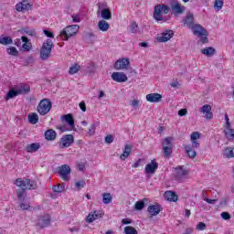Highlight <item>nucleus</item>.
<instances>
[{
  "label": "nucleus",
  "instance_id": "1",
  "mask_svg": "<svg viewBox=\"0 0 234 234\" xmlns=\"http://www.w3.org/2000/svg\"><path fill=\"white\" fill-rule=\"evenodd\" d=\"M15 186H16L17 187H21L18 190H16V195H17V198L18 200H20V202H22L20 204V208H22L24 211L30 209V204L28 203H24L25 202V190L26 189H37V183H36V181L34 180H30L28 178H17L15 182H14Z\"/></svg>",
  "mask_w": 234,
  "mask_h": 234
},
{
  "label": "nucleus",
  "instance_id": "2",
  "mask_svg": "<svg viewBox=\"0 0 234 234\" xmlns=\"http://www.w3.org/2000/svg\"><path fill=\"white\" fill-rule=\"evenodd\" d=\"M194 36H197L200 37V41L203 43H208L209 38H207V31H206V28L202 27L200 24H194L190 28Z\"/></svg>",
  "mask_w": 234,
  "mask_h": 234
},
{
  "label": "nucleus",
  "instance_id": "3",
  "mask_svg": "<svg viewBox=\"0 0 234 234\" xmlns=\"http://www.w3.org/2000/svg\"><path fill=\"white\" fill-rule=\"evenodd\" d=\"M78 30H80V26L78 25L68 26L60 32V37L64 39V41H67V39L72 37V36H76Z\"/></svg>",
  "mask_w": 234,
  "mask_h": 234
},
{
  "label": "nucleus",
  "instance_id": "4",
  "mask_svg": "<svg viewBox=\"0 0 234 234\" xmlns=\"http://www.w3.org/2000/svg\"><path fill=\"white\" fill-rule=\"evenodd\" d=\"M52 47H54V44L52 43V39L48 38L46 41H44L42 48L40 49L41 59H48V58H50V54L52 52Z\"/></svg>",
  "mask_w": 234,
  "mask_h": 234
},
{
  "label": "nucleus",
  "instance_id": "5",
  "mask_svg": "<svg viewBox=\"0 0 234 234\" xmlns=\"http://www.w3.org/2000/svg\"><path fill=\"white\" fill-rule=\"evenodd\" d=\"M170 10L171 8L167 5H157L154 9V18L156 21H164V17H162L160 15L162 13L167 15L169 14Z\"/></svg>",
  "mask_w": 234,
  "mask_h": 234
},
{
  "label": "nucleus",
  "instance_id": "6",
  "mask_svg": "<svg viewBox=\"0 0 234 234\" xmlns=\"http://www.w3.org/2000/svg\"><path fill=\"white\" fill-rule=\"evenodd\" d=\"M50 109H52V102H50V100L43 99L37 106V112H39L41 116H45V114L50 112Z\"/></svg>",
  "mask_w": 234,
  "mask_h": 234
},
{
  "label": "nucleus",
  "instance_id": "7",
  "mask_svg": "<svg viewBox=\"0 0 234 234\" xmlns=\"http://www.w3.org/2000/svg\"><path fill=\"white\" fill-rule=\"evenodd\" d=\"M50 225V216L48 214H44L39 216L37 219L36 226L43 229V228H47Z\"/></svg>",
  "mask_w": 234,
  "mask_h": 234
},
{
  "label": "nucleus",
  "instance_id": "8",
  "mask_svg": "<svg viewBox=\"0 0 234 234\" xmlns=\"http://www.w3.org/2000/svg\"><path fill=\"white\" fill-rule=\"evenodd\" d=\"M72 144H74V135L66 134L61 137L59 147L60 149H65V147H70Z\"/></svg>",
  "mask_w": 234,
  "mask_h": 234
},
{
  "label": "nucleus",
  "instance_id": "9",
  "mask_svg": "<svg viewBox=\"0 0 234 234\" xmlns=\"http://www.w3.org/2000/svg\"><path fill=\"white\" fill-rule=\"evenodd\" d=\"M130 68L131 62H129V59H118L114 64L115 70H123V69L127 70Z\"/></svg>",
  "mask_w": 234,
  "mask_h": 234
},
{
  "label": "nucleus",
  "instance_id": "10",
  "mask_svg": "<svg viewBox=\"0 0 234 234\" xmlns=\"http://www.w3.org/2000/svg\"><path fill=\"white\" fill-rule=\"evenodd\" d=\"M70 173V166L68 165H63L58 167V174L66 182H69L70 178L69 177V174Z\"/></svg>",
  "mask_w": 234,
  "mask_h": 234
},
{
  "label": "nucleus",
  "instance_id": "11",
  "mask_svg": "<svg viewBox=\"0 0 234 234\" xmlns=\"http://www.w3.org/2000/svg\"><path fill=\"white\" fill-rule=\"evenodd\" d=\"M147 211L150 214V218H153V217H156V215L160 214V211H162V206H160L158 203L150 205L147 208Z\"/></svg>",
  "mask_w": 234,
  "mask_h": 234
},
{
  "label": "nucleus",
  "instance_id": "12",
  "mask_svg": "<svg viewBox=\"0 0 234 234\" xmlns=\"http://www.w3.org/2000/svg\"><path fill=\"white\" fill-rule=\"evenodd\" d=\"M201 114H205V120H211L213 118V112H211V105L205 104L199 109Z\"/></svg>",
  "mask_w": 234,
  "mask_h": 234
},
{
  "label": "nucleus",
  "instance_id": "13",
  "mask_svg": "<svg viewBox=\"0 0 234 234\" xmlns=\"http://www.w3.org/2000/svg\"><path fill=\"white\" fill-rule=\"evenodd\" d=\"M156 169H158V163H156V160H152L150 164L146 165L144 171L146 175H154Z\"/></svg>",
  "mask_w": 234,
  "mask_h": 234
},
{
  "label": "nucleus",
  "instance_id": "14",
  "mask_svg": "<svg viewBox=\"0 0 234 234\" xmlns=\"http://www.w3.org/2000/svg\"><path fill=\"white\" fill-rule=\"evenodd\" d=\"M176 180H177L178 182H181V180H184V178H186V176H187V170H186V168H184V166H179L176 169Z\"/></svg>",
  "mask_w": 234,
  "mask_h": 234
},
{
  "label": "nucleus",
  "instance_id": "15",
  "mask_svg": "<svg viewBox=\"0 0 234 234\" xmlns=\"http://www.w3.org/2000/svg\"><path fill=\"white\" fill-rule=\"evenodd\" d=\"M112 79L113 81H117V83H124L128 80L127 75L123 72H113L112 74Z\"/></svg>",
  "mask_w": 234,
  "mask_h": 234
},
{
  "label": "nucleus",
  "instance_id": "16",
  "mask_svg": "<svg viewBox=\"0 0 234 234\" xmlns=\"http://www.w3.org/2000/svg\"><path fill=\"white\" fill-rule=\"evenodd\" d=\"M32 5L28 3L27 0H23L19 4H16V10L17 12H28V9L31 8Z\"/></svg>",
  "mask_w": 234,
  "mask_h": 234
},
{
  "label": "nucleus",
  "instance_id": "17",
  "mask_svg": "<svg viewBox=\"0 0 234 234\" xmlns=\"http://www.w3.org/2000/svg\"><path fill=\"white\" fill-rule=\"evenodd\" d=\"M184 27L191 28L195 25V16L193 13H187L185 19H183Z\"/></svg>",
  "mask_w": 234,
  "mask_h": 234
},
{
  "label": "nucleus",
  "instance_id": "18",
  "mask_svg": "<svg viewBox=\"0 0 234 234\" xmlns=\"http://www.w3.org/2000/svg\"><path fill=\"white\" fill-rule=\"evenodd\" d=\"M103 214L101 211H91L87 217V222L89 224L94 222V220H98V218H101Z\"/></svg>",
  "mask_w": 234,
  "mask_h": 234
},
{
  "label": "nucleus",
  "instance_id": "19",
  "mask_svg": "<svg viewBox=\"0 0 234 234\" xmlns=\"http://www.w3.org/2000/svg\"><path fill=\"white\" fill-rule=\"evenodd\" d=\"M173 36H175V32H173V30H167L157 38V41H159V43H166V41H169Z\"/></svg>",
  "mask_w": 234,
  "mask_h": 234
},
{
  "label": "nucleus",
  "instance_id": "20",
  "mask_svg": "<svg viewBox=\"0 0 234 234\" xmlns=\"http://www.w3.org/2000/svg\"><path fill=\"white\" fill-rule=\"evenodd\" d=\"M146 100L150 103H158V101H162V94L160 93H150L146 95Z\"/></svg>",
  "mask_w": 234,
  "mask_h": 234
},
{
  "label": "nucleus",
  "instance_id": "21",
  "mask_svg": "<svg viewBox=\"0 0 234 234\" xmlns=\"http://www.w3.org/2000/svg\"><path fill=\"white\" fill-rule=\"evenodd\" d=\"M60 120L62 122H66V123H68V125H69L70 129H74L75 128L74 117L72 116L71 113H68V114L62 115Z\"/></svg>",
  "mask_w": 234,
  "mask_h": 234
},
{
  "label": "nucleus",
  "instance_id": "22",
  "mask_svg": "<svg viewBox=\"0 0 234 234\" xmlns=\"http://www.w3.org/2000/svg\"><path fill=\"white\" fill-rule=\"evenodd\" d=\"M132 151H133V145L125 144L124 145V150H123L122 154L120 156L121 160H122V161L127 160V158H129V156L131 155Z\"/></svg>",
  "mask_w": 234,
  "mask_h": 234
},
{
  "label": "nucleus",
  "instance_id": "23",
  "mask_svg": "<svg viewBox=\"0 0 234 234\" xmlns=\"http://www.w3.org/2000/svg\"><path fill=\"white\" fill-rule=\"evenodd\" d=\"M171 10L174 14H184V12H186V6L182 5L180 3H176L171 5Z\"/></svg>",
  "mask_w": 234,
  "mask_h": 234
},
{
  "label": "nucleus",
  "instance_id": "24",
  "mask_svg": "<svg viewBox=\"0 0 234 234\" xmlns=\"http://www.w3.org/2000/svg\"><path fill=\"white\" fill-rule=\"evenodd\" d=\"M21 39L24 43L21 47V50H23L24 52H28V50L32 48V44L30 43V40L25 36H23Z\"/></svg>",
  "mask_w": 234,
  "mask_h": 234
},
{
  "label": "nucleus",
  "instance_id": "25",
  "mask_svg": "<svg viewBox=\"0 0 234 234\" xmlns=\"http://www.w3.org/2000/svg\"><path fill=\"white\" fill-rule=\"evenodd\" d=\"M185 151H186L188 158H191L192 160L197 158V150H195L194 148H191V144L186 145Z\"/></svg>",
  "mask_w": 234,
  "mask_h": 234
},
{
  "label": "nucleus",
  "instance_id": "26",
  "mask_svg": "<svg viewBox=\"0 0 234 234\" xmlns=\"http://www.w3.org/2000/svg\"><path fill=\"white\" fill-rule=\"evenodd\" d=\"M165 198H166L168 202H176V200H178V196L173 191H166L165 193Z\"/></svg>",
  "mask_w": 234,
  "mask_h": 234
},
{
  "label": "nucleus",
  "instance_id": "27",
  "mask_svg": "<svg viewBox=\"0 0 234 234\" xmlns=\"http://www.w3.org/2000/svg\"><path fill=\"white\" fill-rule=\"evenodd\" d=\"M44 136L48 141H54L56 140V136H58V133H56V131H54L53 129H48L45 132Z\"/></svg>",
  "mask_w": 234,
  "mask_h": 234
},
{
  "label": "nucleus",
  "instance_id": "28",
  "mask_svg": "<svg viewBox=\"0 0 234 234\" xmlns=\"http://www.w3.org/2000/svg\"><path fill=\"white\" fill-rule=\"evenodd\" d=\"M18 32L22 35L26 34V36H31V37L36 36V29L30 28V27H23L19 29Z\"/></svg>",
  "mask_w": 234,
  "mask_h": 234
},
{
  "label": "nucleus",
  "instance_id": "29",
  "mask_svg": "<svg viewBox=\"0 0 234 234\" xmlns=\"http://www.w3.org/2000/svg\"><path fill=\"white\" fill-rule=\"evenodd\" d=\"M101 16L102 19H105L106 21H110V19H112V13L109 8H103L101 12Z\"/></svg>",
  "mask_w": 234,
  "mask_h": 234
},
{
  "label": "nucleus",
  "instance_id": "30",
  "mask_svg": "<svg viewBox=\"0 0 234 234\" xmlns=\"http://www.w3.org/2000/svg\"><path fill=\"white\" fill-rule=\"evenodd\" d=\"M16 96H19L17 90L14 88H11L6 93L5 100L8 101V100H12L13 98H16Z\"/></svg>",
  "mask_w": 234,
  "mask_h": 234
},
{
  "label": "nucleus",
  "instance_id": "31",
  "mask_svg": "<svg viewBox=\"0 0 234 234\" xmlns=\"http://www.w3.org/2000/svg\"><path fill=\"white\" fill-rule=\"evenodd\" d=\"M109 27L111 26L105 20H100L98 23V28L101 32H107V30H109Z\"/></svg>",
  "mask_w": 234,
  "mask_h": 234
},
{
  "label": "nucleus",
  "instance_id": "32",
  "mask_svg": "<svg viewBox=\"0 0 234 234\" xmlns=\"http://www.w3.org/2000/svg\"><path fill=\"white\" fill-rule=\"evenodd\" d=\"M39 147H41L39 143H33L27 145V153H36V151H39Z\"/></svg>",
  "mask_w": 234,
  "mask_h": 234
},
{
  "label": "nucleus",
  "instance_id": "33",
  "mask_svg": "<svg viewBox=\"0 0 234 234\" xmlns=\"http://www.w3.org/2000/svg\"><path fill=\"white\" fill-rule=\"evenodd\" d=\"M149 202L148 198H144L143 200L137 201L135 203V210L136 211H142V209H144V207H145V203Z\"/></svg>",
  "mask_w": 234,
  "mask_h": 234
},
{
  "label": "nucleus",
  "instance_id": "34",
  "mask_svg": "<svg viewBox=\"0 0 234 234\" xmlns=\"http://www.w3.org/2000/svg\"><path fill=\"white\" fill-rule=\"evenodd\" d=\"M27 92H30V86L24 84L16 89V93L18 94H27Z\"/></svg>",
  "mask_w": 234,
  "mask_h": 234
},
{
  "label": "nucleus",
  "instance_id": "35",
  "mask_svg": "<svg viewBox=\"0 0 234 234\" xmlns=\"http://www.w3.org/2000/svg\"><path fill=\"white\" fill-rule=\"evenodd\" d=\"M28 122L29 123H32L33 125H36L39 122V117L37 116V113L33 112L28 115Z\"/></svg>",
  "mask_w": 234,
  "mask_h": 234
},
{
  "label": "nucleus",
  "instance_id": "36",
  "mask_svg": "<svg viewBox=\"0 0 234 234\" xmlns=\"http://www.w3.org/2000/svg\"><path fill=\"white\" fill-rule=\"evenodd\" d=\"M14 43V40H12V37H0V45H12Z\"/></svg>",
  "mask_w": 234,
  "mask_h": 234
},
{
  "label": "nucleus",
  "instance_id": "37",
  "mask_svg": "<svg viewBox=\"0 0 234 234\" xmlns=\"http://www.w3.org/2000/svg\"><path fill=\"white\" fill-rule=\"evenodd\" d=\"M224 6V0H215L214 2V10L216 12H220Z\"/></svg>",
  "mask_w": 234,
  "mask_h": 234
},
{
  "label": "nucleus",
  "instance_id": "38",
  "mask_svg": "<svg viewBox=\"0 0 234 234\" xmlns=\"http://www.w3.org/2000/svg\"><path fill=\"white\" fill-rule=\"evenodd\" d=\"M80 69H81V66H80L79 64H73L69 68V74H71V75L78 74Z\"/></svg>",
  "mask_w": 234,
  "mask_h": 234
},
{
  "label": "nucleus",
  "instance_id": "39",
  "mask_svg": "<svg viewBox=\"0 0 234 234\" xmlns=\"http://www.w3.org/2000/svg\"><path fill=\"white\" fill-rule=\"evenodd\" d=\"M223 154L226 158H234V147L226 148Z\"/></svg>",
  "mask_w": 234,
  "mask_h": 234
},
{
  "label": "nucleus",
  "instance_id": "40",
  "mask_svg": "<svg viewBox=\"0 0 234 234\" xmlns=\"http://www.w3.org/2000/svg\"><path fill=\"white\" fill-rule=\"evenodd\" d=\"M224 133H225L226 138H228L229 140H234V129L226 128L224 130Z\"/></svg>",
  "mask_w": 234,
  "mask_h": 234
},
{
  "label": "nucleus",
  "instance_id": "41",
  "mask_svg": "<svg viewBox=\"0 0 234 234\" xmlns=\"http://www.w3.org/2000/svg\"><path fill=\"white\" fill-rule=\"evenodd\" d=\"M102 202L103 204H111L112 202V195L111 193L102 194Z\"/></svg>",
  "mask_w": 234,
  "mask_h": 234
},
{
  "label": "nucleus",
  "instance_id": "42",
  "mask_svg": "<svg viewBox=\"0 0 234 234\" xmlns=\"http://www.w3.org/2000/svg\"><path fill=\"white\" fill-rule=\"evenodd\" d=\"M163 154L165 158H170L171 154H173V147H163Z\"/></svg>",
  "mask_w": 234,
  "mask_h": 234
},
{
  "label": "nucleus",
  "instance_id": "43",
  "mask_svg": "<svg viewBox=\"0 0 234 234\" xmlns=\"http://www.w3.org/2000/svg\"><path fill=\"white\" fill-rule=\"evenodd\" d=\"M100 125V122H95L93 124L90 125V127L88 130V134L90 136H92L96 133V127Z\"/></svg>",
  "mask_w": 234,
  "mask_h": 234
},
{
  "label": "nucleus",
  "instance_id": "44",
  "mask_svg": "<svg viewBox=\"0 0 234 234\" xmlns=\"http://www.w3.org/2000/svg\"><path fill=\"white\" fill-rule=\"evenodd\" d=\"M162 147H173V138L165 137L162 143Z\"/></svg>",
  "mask_w": 234,
  "mask_h": 234
},
{
  "label": "nucleus",
  "instance_id": "45",
  "mask_svg": "<svg viewBox=\"0 0 234 234\" xmlns=\"http://www.w3.org/2000/svg\"><path fill=\"white\" fill-rule=\"evenodd\" d=\"M129 30L131 34H136L138 33V30H140V27L136 22H132Z\"/></svg>",
  "mask_w": 234,
  "mask_h": 234
},
{
  "label": "nucleus",
  "instance_id": "46",
  "mask_svg": "<svg viewBox=\"0 0 234 234\" xmlns=\"http://www.w3.org/2000/svg\"><path fill=\"white\" fill-rule=\"evenodd\" d=\"M202 54H205V56H213L215 54V48H206L202 49Z\"/></svg>",
  "mask_w": 234,
  "mask_h": 234
},
{
  "label": "nucleus",
  "instance_id": "47",
  "mask_svg": "<svg viewBox=\"0 0 234 234\" xmlns=\"http://www.w3.org/2000/svg\"><path fill=\"white\" fill-rule=\"evenodd\" d=\"M125 234H138V230L134 227L127 226L124 228Z\"/></svg>",
  "mask_w": 234,
  "mask_h": 234
},
{
  "label": "nucleus",
  "instance_id": "48",
  "mask_svg": "<svg viewBox=\"0 0 234 234\" xmlns=\"http://www.w3.org/2000/svg\"><path fill=\"white\" fill-rule=\"evenodd\" d=\"M54 193H63L65 191V185H56L52 187Z\"/></svg>",
  "mask_w": 234,
  "mask_h": 234
},
{
  "label": "nucleus",
  "instance_id": "49",
  "mask_svg": "<svg viewBox=\"0 0 234 234\" xmlns=\"http://www.w3.org/2000/svg\"><path fill=\"white\" fill-rule=\"evenodd\" d=\"M6 52L10 56H17V54H19V51H17V48H16L15 47L7 48Z\"/></svg>",
  "mask_w": 234,
  "mask_h": 234
},
{
  "label": "nucleus",
  "instance_id": "50",
  "mask_svg": "<svg viewBox=\"0 0 234 234\" xmlns=\"http://www.w3.org/2000/svg\"><path fill=\"white\" fill-rule=\"evenodd\" d=\"M85 180H80L75 183V187H77L78 191H80V189H83V187H85Z\"/></svg>",
  "mask_w": 234,
  "mask_h": 234
},
{
  "label": "nucleus",
  "instance_id": "51",
  "mask_svg": "<svg viewBox=\"0 0 234 234\" xmlns=\"http://www.w3.org/2000/svg\"><path fill=\"white\" fill-rule=\"evenodd\" d=\"M200 138V133L198 132H194L190 135L191 142H197Z\"/></svg>",
  "mask_w": 234,
  "mask_h": 234
},
{
  "label": "nucleus",
  "instance_id": "52",
  "mask_svg": "<svg viewBox=\"0 0 234 234\" xmlns=\"http://www.w3.org/2000/svg\"><path fill=\"white\" fill-rule=\"evenodd\" d=\"M87 72H89L90 74H92V72H95L96 70V65H94V63H91L90 64L88 67H87Z\"/></svg>",
  "mask_w": 234,
  "mask_h": 234
},
{
  "label": "nucleus",
  "instance_id": "53",
  "mask_svg": "<svg viewBox=\"0 0 234 234\" xmlns=\"http://www.w3.org/2000/svg\"><path fill=\"white\" fill-rule=\"evenodd\" d=\"M191 149H199L200 148V143L198 141H192V144H190Z\"/></svg>",
  "mask_w": 234,
  "mask_h": 234
},
{
  "label": "nucleus",
  "instance_id": "54",
  "mask_svg": "<svg viewBox=\"0 0 234 234\" xmlns=\"http://www.w3.org/2000/svg\"><path fill=\"white\" fill-rule=\"evenodd\" d=\"M197 229H198L199 231H204V229H206V223L199 222L197 226Z\"/></svg>",
  "mask_w": 234,
  "mask_h": 234
},
{
  "label": "nucleus",
  "instance_id": "55",
  "mask_svg": "<svg viewBox=\"0 0 234 234\" xmlns=\"http://www.w3.org/2000/svg\"><path fill=\"white\" fill-rule=\"evenodd\" d=\"M106 144H112L114 142V137L112 134H109L105 137Z\"/></svg>",
  "mask_w": 234,
  "mask_h": 234
},
{
  "label": "nucleus",
  "instance_id": "56",
  "mask_svg": "<svg viewBox=\"0 0 234 234\" xmlns=\"http://www.w3.org/2000/svg\"><path fill=\"white\" fill-rule=\"evenodd\" d=\"M221 218L224 220H229V218H231V215H229V213H228V212H222L221 213Z\"/></svg>",
  "mask_w": 234,
  "mask_h": 234
},
{
  "label": "nucleus",
  "instance_id": "57",
  "mask_svg": "<svg viewBox=\"0 0 234 234\" xmlns=\"http://www.w3.org/2000/svg\"><path fill=\"white\" fill-rule=\"evenodd\" d=\"M79 107L82 112H85L87 111V105L85 104V101H81L79 104Z\"/></svg>",
  "mask_w": 234,
  "mask_h": 234
},
{
  "label": "nucleus",
  "instance_id": "58",
  "mask_svg": "<svg viewBox=\"0 0 234 234\" xmlns=\"http://www.w3.org/2000/svg\"><path fill=\"white\" fill-rule=\"evenodd\" d=\"M71 17H72L73 23H80V21H81V19L80 18V16L78 15H72Z\"/></svg>",
  "mask_w": 234,
  "mask_h": 234
},
{
  "label": "nucleus",
  "instance_id": "59",
  "mask_svg": "<svg viewBox=\"0 0 234 234\" xmlns=\"http://www.w3.org/2000/svg\"><path fill=\"white\" fill-rule=\"evenodd\" d=\"M78 169L79 171H85V163L83 162L78 163Z\"/></svg>",
  "mask_w": 234,
  "mask_h": 234
},
{
  "label": "nucleus",
  "instance_id": "60",
  "mask_svg": "<svg viewBox=\"0 0 234 234\" xmlns=\"http://www.w3.org/2000/svg\"><path fill=\"white\" fill-rule=\"evenodd\" d=\"M205 202H207V204H217L218 199H209L207 197L204 198Z\"/></svg>",
  "mask_w": 234,
  "mask_h": 234
},
{
  "label": "nucleus",
  "instance_id": "61",
  "mask_svg": "<svg viewBox=\"0 0 234 234\" xmlns=\"http://www.w3.org/2000/svg\"><path fill=\"white\" fill-rule=\"evenodd\" d=\"M57 129H58V131H61V133H65V132L69 131V129H67V125L57 126Z\"/></svg>",
  "mask_w": 234,
  "mask_h": 234
},
{
  "label": "nucleus",
  "instance_id": "62",
  "mask_svg": "<svg viewBox=\"0 0 234 234\" xmlns=\"http://www.w3.org/2000/svg\"><path fill=\"white\" fill-rule=\"evenodd\" d=\"M187 114L186 109H181L178 111V116H186Z\"/></svg>",
  "mask_w": 234,
  "mask_h": 234
},
{
  "label": "nucleus",
  "instance_id": "63",
  "mask_svg": "<svg viewBox=\"0 0 234 234\" xmlns=\"http://www.w3.org/2000/svg\"><path fill=\"white\" fill-rule=\"evenodd\" d=\"M132 107H133L134 109H137L138 105H140V101L138 100H133L131 103Z\"/></svg>",
  "mask_w": 234,
  "mask_h": 234
},
{
  "label": "nucleus",
  "instance_id": "64",
  "mask_svg": "<svg viewBox=\"0 0 234 234\" xmlns=\"http://www.w3.org/2000/svg\"><path fill=\"white\" fill-rule=\"evenodd\" d=\"M44 34H45V36H47V37H54V33L50 32L47 29L44 30Z\"/></svg>",
  "mask_w": 234,
  "mask_h": 234
}]
</instances>
